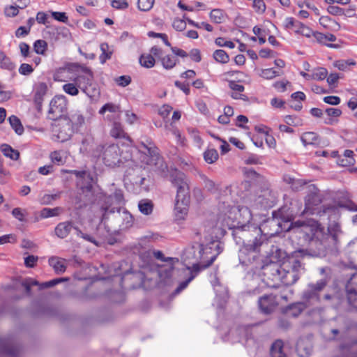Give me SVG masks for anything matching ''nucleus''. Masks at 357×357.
I'll use <instances>...</instances> for the list:
<instances>
[{"label":"nucleus","instance_id":"1","mask_svg":"<svg viewBox=\"0 0 357 357\" xmlns=\"http://www.w3.org/2000/svg\"><path fill=\"white\" fill-rule=\"evenodd\" d=\"M294 216L292 213H287L285 208H282L278 211L273 212V217L268 219V222L271 227L277 226L275 233L289 231L291 229H297L303 234V237L308 242L307 249H298L296 251H303L301 258L305 256L313 257H324L329 251H333L336 246L332 245L330 241L325 237H317L315 235V227L309 220L294 221Z\"/></svg>","mask_w":357,"mask_h":357},{"label":"nucleus","instance_id":"2","mask_svg":"<svg viewBox=\"0 0 357 357\" xmlns=\"http://www.w3.org/2000/svg\"><path fill=\"white\" fill-rule=\"evenodd\" d=\"M239 211L246 216L247 223L238 222L233 229L232 236L236 244H242L238 252L240 263L248 266L259 258L261 247L268 243V238L260 227L250 222L252 214L247 207Z\"/></svg>","mask_w":357,"mask_h":357},{"label":"nucleus","instance_id":"3","mask_svg":"<svg viewBox=\"0 0 357 357\" xmlns=\"http://www.w3.org/2000/svg\"><path fill=\"white\" fill-rule=\"evenodd\" d=\"M324 213L328 214L330 219H331L332 216H333L335 219L340 218L338 208L335 206L326 207L324 210ZM308 220L315 227L314 229L315 235H317V237H325L330 241L332 245H337L339 241V236L342 233L339 222L330 220L327 231H326L324 227H323L318 221L312 219Z\"/></svg>","mask_w":357,"mask_h":357},{"label":"nucleus","instance_id":"4","mask_svg":"<svg viewBox=\"0 0 357 357\" xmlns=\"http://www.w3.org/2000/svg\"><path fill=\"white\" fill-rule=\"evenodd\" d=\"M303 251H294L283 261L280 282L286 286L296 283L304 271V264L301 258Z\"/></svg>","mask_w":357,"mask_h":357},{"label":"nucleus","instance_id":"5","mask_svg":"<svg viewBox=\"0 0 357 357\" xmlns=\"http://www.w3.org/2000/svg\"><path fill=\"white\" fill-rule=\"evenodd\" d=\"M199 252L201 256H202L204 254L211 253V250L213 249L215 250V253L211 257L210 259L208 260L207 264H206L205 265L200 266L199 264H193L191 269L188 268V269L190 270V276L185 281H183L179 284V285L176 288V289L173 292V295H177L180 294L183 289H185L188 287V284L200 272V271L203 268H206L210 266L213 263L217 256L222 251V248L220 246V243L217 241H212L205 246L203 244H200L199 245Z\"/></svg>","mask_w":357,"mask_h":357},{"label":"nucleus","instance_id":"6","mask_svg":"<svg viewBox=\"0 0 357 357\" xmlns=\"http://www.w3.org/2000/svg\"><path fill=\"white\" fill-rule=\"evenodd\" d=\"M123 203V191L119 189L107 195L101 193L98 196V204L100 206L101 211L102 212V220L105 221L109 219L111 214L121 217V207L120 205Z\"/></svg>","mask_w":357,"mask_h":357},{"label":"nucleus","instance_id":"7","mask_svg":"<svg viewBox=\"0 0 357 357\" xmlns=\"http://www.w3.org/2000/svg\"><path fill=\"white\" fill-rule=\"evenodd\" d=\"M330 282V277L326 276L315 282H310L303 291L302 299L309 306L318 303L320 301V294Z\"/></svg>","mask_w":357,"mask_h":357},{"label":"nucleus","instance_id":"8","mask_svg":"<svg viewBox=\"0 0 357 357\" xmlns=\"http://www.w3.org/2000/svg\"><path fill=\"white\" fill-rule=\"evenodd\" d=\"M330 282V277L326 276L315 282H310L303 291L302 299L309 306L318 303L320 301V294Z\"/></svg>","mask_w":357,"mask_h":357},{"label":"nucleus","instance_id":"9","mask_svg":"<svg viewBox=\"0 0 357 357\" xmlns=\"http://www.w3.org/2000/svg\"><path fill=\"white\" fill-rule=\"evenodd\" d=\"M96 151L100 153L106 166L114 167L121 162L120 158V148L116 144L99 145L97 146Z\"/></svg>","mask_w":357,"mask_h":357},{"label":"nucleus","instance_id":"10","mask_svg":"<svg viewBox=\"0 0 357 357\" xmlns=\"http://www.w3.org/2000/svg\"><path fill=\"white\" fill-rule=\"evenodd\" d=\"M282 267L283 261L282 264L271 262L262 266V274L268 286L275 288L278 287L281 280Z\"/></svg>","mask_w":357,"mask_h":357},{"label":"nucleus","instance_id":"11","mask_svg":"<svg viewBox=\"0 0 357 357\" xmlns=\"http://www.w3.org/2000/svg\"><path fill=\"white\" fill-rule=\"evenodd\" d=\"M73 174L79 179L77 182V185L80 187L82 194H84L87 197L88 202H93V178L91 174L86 171H77L74 170Z\"/></svg>","mask_w":357,"mask_h":357},{"label":"nucleus","instance_id":"12","mask_svg":"<svg viewBox=\"0 0 357 357\" xmlns=\"http://www.w3.org/2000/svg\"><path fill=\"white\" fill-rule=\"evenodd\" d=\"M67 109V101L64 96H56L50 103L48 118L56 121L64 117V113Z\"/></svg>","mask_w":357,"mask_h":357},{"label":"nucleus","instance_id":"13","mask_svg":"<svg viewBox=\"0 0 357 357\" xmlns=\"http://www.w3.org/2000/svg\"><path fill=\"white\" fill-rule=\"evenodd\" d=\"M21 354V346L14 337H0V355L6 357H20Z\"/></svg>","mask_w":357,"mask_h":357},{"label":"nucleus","instance_id":"14","mask_svg":"<svg viewBox=\"0 0 357 357\" xmlns=\"http://www.w3.org/2000/svg\"><path fill=\"white\" fill-rule=\"evenodd\" d=\"M172 185L177 188V197L190 195L189 187L185 175L180 171H174L170 175Z\"/></svg>","mask_w":357,"mask_h":357},{"label":"nucleus","instance_id":"15","mask_svg":"<svg viewBox=\"0 0 357 357\" xmlns=\"http://www.w3.org/2000/svg\"><path fill=\"white\" fill-rule=\"evenodd\" d=\"M258 305L260 311L265 314H270L278 305V295L265 294L259 298Z\"/></svg>","mask_w":357,"mask_h":357},{"label":"nucleus","instance_id":"16","mask_svg":"<svg viewBox=\"0 0 357 357\" xmlns=\"http://www.w3.org/2000/svg\"><path fill=\"white\" fill-rule=\"evenodd\" d=\"M190 203V195L176 197L174 214L176 220H184L188 212V204Z\"/></svg>","mask_w":357,"mask_h":357},{"label":"nucleus","instance_id":"17","mask_svg":"<svg viewBox=\"0 0 357 357\" xmlns=\"http://www.w3.org/2000/svg\"><path fill=\"white\" fill-rule=\"evenodd\" d=\"M345 290L349 304L357 309V273L350 278L345 286Z\"/></svg>","mask_w":357,"mask_h":357},{"label":"nucleus","instance_id":"18","mask_svg":"<svg viewBox=\"0 0 357 357\" xmlns=\"http://www.w3.org/2000/svg\"><path fill=\"white\" fill-rule=\"evenodd\" d=\"M47 85L45 82H38L33 86V102L38 112H41L44 96L47 92Z\"/></svg>","mask_w":357,"mask_h":357},{"label":"nucleus","instance_id":"19","mask_svg":"<svg viewBox=\"0 0 357 357\" xmlns=\"http://www.w3.org/2000/svg\"><path fill=\"white\" fill-rule=\"evenodd\" d=\"M310 307L303 300L301 302L291 303L282 309V313L292 317H298L303 311Z\"/></svg>","mask_w":357,"mask_h":357},{"label":"nucleus","instance_id":"20","mask_svg":"<svg viewBox=\"0 0 357 357\" xmlns=\"http://www.w3.org/2000/svg\"><path fill=\"white\" fill-rule=\"evenodd\" d=\"M59 126L57 137L61 142H66L69 139L75 131L70 123H67L64 119L60 120Z\"/></svg>","mask_w":357,"mask_h":357},{"label":"nucleus","instance_id":"21","mask_svg":"<svg viewBox=\"0 0 357 357\" xmlns=\"http://www.w3.org/2000/svg\"><path fill=\"white\" fill-rule=\"evenodd\" d=\"M63 119L67 123H70L76 132H77L79 128L85 123L83 114L78 110L72 112L69 117L64 116Z\"/></svg>","mask_w":357,"mask_h":357},{"label":"nucleus","instance_id":"22","mask_svg":"<svg viewBox=\"0 0 357 357\" xmlns=\"http://www.w3.org/2000/svg\"><path fill=\"white\" fill-rule=\"evenodd\" d=\"M73 227L74 224L70 221L60 222L55 227V234L60 238H64L68 236Z\"/></svg>","mask_w":357,"mask_h":357},{"label":"nucleus","instance_id":"23","mask_svg":"<svg viewBox=\"0 0 357 357\" xmlns=\"http://www.w3.org/2000/svg\"><path fill=\"white\" fill-rule=\"evenodd\" d=\"M140 149H143V150L141 149V151L144 152L145 154L149 155L151 158H158V149L149 139H146V142H141Z\"/></svg>","mask_w":357,"mask_h":357},{"label":"nucleus","instance_id":"24","mask_svg":"<svg viewBox=\"0 0 357 357\" xmlns=\"http://www.w3.org/2000/svg\"><path fill=\"white\" fill-rule=\"evenodd\" d=\"M301 139L305 146L307 145H319L320 139L319 135L314 132H304Z\"/></svg>","mask_w":357,"mask_h":357},{"label":"nucleus","instance_id":"25","mask_svg":"<svg viewBox=\"0 0 357 357\" xmlns=\"http://www.w3.org/2000/svg\"><path fill=\"white\" fill-rule=\"evenodd\" d=\"M284 342L281 340H275L271 345L270 354L271 357H287L284 352Z\"/></svg>","mask_w":357,"mask_h":357},{"label":"nucleus","instance_id":"26","mask_svg":"<svg viewBox=\"0 0 357 357\" xmlns=\"http://www.w3.org/2000/svg\"><path fill=\"white\" fill-rule=\"evenodd\" d=\"M296 351L299 356L307 357L312 351V347L309 342L299 340L296 344Z\"/></svg>","mask_w":357,"mask_h":357},{"label":"nucleus","instance_id":"27","mask_svg":"<svg viewBox=\"0 0 357 357\" xmlns=\"http://www.w3.org/2000/svg\"><path fill=\"white\" fill-rule=\"evenodd\" d=\"M93 81V75H79L74 79L75 83L82 91H84Z\"/></svg>","mask_w":357,"mask_h":357},{"label":"nucleus","instance_id":"28","mask_svg":"<svg viewBox=\"0 0 357 357\" xmlns=\"http://www.w3.org/2000/svg\"><path fill=\"white\" fill-rule=\"evenodd\" d=\"M110 135L116 139H125L127 137L122 124L119 122H114L110 130Z\"/></svg>","mask_w":357,"mask_h":357},{"label":"nucleus","instance_id":"29","mask_svg":"<svg viewBox=\"0 0 357 357\" xmlns=\"http://www.w3.org/2000/svg\"><path fill=\"white\" fill-rule=\"evenodd\" d=\"M0 149L6 157L13 160H17L20 158V152L17 150L13 149L7 144H1Z\"/></svg>","mask_w":357,"mask_h":357},{"label":"nucleus","instance_id":"30","mask_svg":"<svg viewBox=\"0 0 357 357\" xmlns=\"http://www.w3.org/2000/svg\"><path fill=\"white\" fill-rule=\"evenodd\" d=\"M48 262L50 266L54 268V271L57 274H61L65 272L66 266L58 257H52L49 259Z\"/></svg>","mask_w":357,"mask_h":357},{"label":"nucleus","instance_id":"31","mask_svg":"<svg viewBox=\"0 0 357 357\" xmlns=\"http://www.w3.org/2000/svg\"><path fill=\"white\" fill-rule=\"evenodd\" d=\"M8 121L11 128L15 130V133L21 135L24 132V127L20 119L15 115H12L8 118Z\"/></svg>","mask_w":357,"mask_h":357},{"label":"nucleus","instance_id":"32","mask_svg":"<svg viewBox=\"0 0 357 357\" xmlns=\"http://www.w3.org/2000/svg\"><path fill=\"white\" fill-rule=\"evenodd\" d=\"M138 208L144 215H150L153 209V204L149 199H142L139 202Z\"/></svg>","mask_w":357,"mask_h":357},{"label":"nucleus","instance_id":"33","mask_svg":"<svg viewBox=\"0 0 357 357\" xmlns=\"http://www.w3.org/2000/svg\"><path fill=\"white\" fill-rule=\"evenodd\" d=\"M252 326H240L236 328V333L240 335L241 340H248L252 337Z\"/></svg>","mask_w":357,"mask_h":357},{"label":"nucleus","instance_id":"34","mask_svg":"<svg viewBox=\"0 0 357 357\" xmlns=\"http://www.w3.org/2000/svg\"><path fill=\"white\" fill-rule=\"evenodd\" d=\"M38 285H39V282L31 278H24L21 282V286L22 287H24L26 294L29 296H32L31 287L33 286H38Z\"/></svg>","mask_w":357,"mask_h":357},{"label":"nucleus","instance_id":"35","mask_svg":"<svg viewBox=\"0 0 357 357\" xmlns=\"http://www.w3.org/2000/svg\"><path fill=\"white\" fill-rule=\"evenodd\" d=\"M0 68L8 70H13L15 65L11 61L4 52L0 51Z\"/></svg>","mask_w":357,"mask_h":357},{"label":"nucleus","instance_id":"36","mask_svg":"<svg viewBox=\"0 0 357 357\" xmlns=\"http://www.w3.org/2000/svg\"><path fill=\"white\" fill-rule=\"evenodd\" d=\"M58 314V310L54 307L47 305H40L38 315H44L47 317H56Z\"/></svg>","mask_w":357,"mask_h":357},{"label":"nucleus","instance_id":"37","mask_svg":"<svg viewBox=\"0 0 357 357\" xmlns=\"http://www.w3.org/2000/svg\"><path fill=\"white\" fill-rule=\"evenodd\" d=\"M214 59L221 63H227L229 61V56L227 52L223 50H217L214 52L213 55Z\"/></svg>","mask_w":357,"mask_h":357},{"label":"nucleus","instance_id":"38","mask_svg":"<svg viewBox=\"0 0 357 357\" xmlns=\"http://www.w3.org/2000/svg\"><path fill=\"white\" fill-rule=\"evenodd\" d=\"M100 50L102 54L100 56V60L102 63H104L107 59H111L112 52L109 50V47L106 43L100 45Z\"/></svg>","mask_w":357,"mask_h":357},{"label":"nucleus","instance_id":"39","mask_svg":"<svg viewBox=\"0 0 357 357\" xmlns=\"http://www.w3.org/2000/svg\"><path fill=\"white\" fill-rule=\"evenodd\" d=\"M313 36L315 38V39L317 40V41L319 43L325 45L328 47L335 48V49L340 47V45L337 44L327 43H326L327 42L326 41V34H324L322 33L317 31V32H314V33H313Z\"/></svg>","mask_w":357,"mask_h":357},{"label":"nucleus","instance_id":"40","mask_svg":"<svg viewBox=\"0 0 357 357\" xmlns=\"http://www.w3.org/2000/svg\"><path fill=\"white\" fill-rule=\"evenodd\" d=\"M204 160L209 164L215 162L218 159V153L214 149H208L204 153Z\"/></svg>","mask_w":357,"mask_h":357},{"label":"nucleus","instance_id":"41","mask_svg":"<svg viewBox=\"0 0 357 357\" xmlns=\"http://www.w3.org/2000/svg\"><path fill=\"white\" fill-rule=\"evenodd\" d=\"M82 91L91 99H94L100 95L99 89L96 87V84H93V82L88 85V86Z\"/></svg>","mask_w":357,"mask_h":357},{"label":"nucleus","instance_id":"42","mask_svg":"<svg viewBox=\"0 0 357 357\" xmlns=\"http://www.w3.org/2000/svg\"><path fill=\"white\" fill-rule=\"evenodd\" d=\"M140 64L147 68H152L155 64V59L151 54L142 55L139 58Z\"/></svg>","mask_w":357,"mask_h":357},{"label":"nucleus","instance_id":"43","mask_svg":"<svg viewBox=\"0 0 357 357\" xmlns=\"http://www.w3.org/2000/svg\"><path fill=\"white\" fill-rule=\"evenodd\" d=\"M63 90L70 96H77L79 93V87L74 83H67L63 85Z\"/></svg>","mask_w":357,"mask_h":357},{"label":"nucleus","instance_id":"44","mask_svg":"<svg viewBox=\"0 0 357 357\" xmlns=\"http://www.w3.org/2000/svg\"><path fill=\"white\" fill-rule=\"evenodd\" d=\"M344 156L346 158V162H344V160H341V166L347 167L353 165L355 163V159L354 158V151L351 150H345L344 153Z\"/></svg>","mask_w":357,"mask_h":357},{"label":"nucleus","instance_id":"45","mask_svg":"<svg viewBox=\"0 0 357 357\" xmlns=\"http://www.w3.org/2000/svg\"><path fill=\"white\" fill-rule=\"evenodd\" d=\"M47 47V44L43 40H37L33 43L34 51L38 54H44Z\"/></svg>","mask_w":357,"mask_h":357},{"label":"nucleus","instance_id":"46","mask_svg":"<svg viewBox=\"0 0 357 357\" xmlns=\"http://www.w3.org/2000/svg\"><path fill=\"white\" fill-rule=\"evenodd\" d=\"M327 75L328 70L326 68L322 67L317 68L312 75V79L323 80L327 77Z\"/></svg>","mask_w":357,"mask_h":357},{"label":"nucleus","instance_id":"47","mask_svg":"<svg viewBox=\"0 0 357 357\" xmlns=\"http://www.w3.org/2000/svg\"><path fill=\"white\" fill-rule=\"evenodd\" d=\"M162 63L163 67L166 69H171L175 66L176 59L173 56L167 55L162 59Z\"/></svg>","mask_w":357,"mask_h":357},{"label":"nucleus","instance_id":"48","mask_svg":"<svg viewBox=\"0 0 357 357\" xmlns=\"http://www.w3.org/2000/svg\"><path fill=\"white\" fill-rule=\"evenodd\" d=\"M155 0H138V8L142 11L150 10L154 3Z\"/></svg>","mask_w":357,"mask_h":357},{"label":"nucleus","instance_id":"49","mask_svg":"<svg viewBox=\"0 0 357 357\" xmlns=\"http://www.w3.org/2000/svg\"><path fill=\"white\" fill-rule=\"evenodd\" d=\"M59 211H60V208H59V207H56L54 208H44L41 211L40 215H41V217H43L44 218L56 216V215H59Z\"/></svg>","mask_w":357,"mask_h":357},{"label":"nucleus","instance_id":"50","mask_svg":"<svg viewBox=\"0 0 357 357\" xmlns=\"http://www.w3.org/2000/svg\"><path fill=\"white\" fill-rule=\"evenodd\" d=\"M120 112V107L119 105H116L113 103H106L105 104L99 111L100 114H104L105 112Z\"/></svg>","mask_w":357,"mask_h":357},{"label":"nucleus","instance_id":"51","mask_svg":"<svg viewBox=\"0 0 357 357\" xmlns=\"http://www.w3.org/2000/svg\"><path fill=\"white\" fill-rule=\"evenodd\" d=\"M204 181V188L211 192H215L218 190L215 183L204 175L202 176Z\"/></svg>","mask_w":357,"mask_h":357},{"label":"nucleus","instance_id":"52","mask_svg":"<svg viewBox=\"0 0 357 357\" xmlns=\"http://www.w3.org/2000/svg\"><path fill=\"white\" fill-rule=\"evenodd\" d=\"M280 73L279 71H276L273 68H267L262 70L261 76L265 79H270L277 76H280Z\"/></svg>","mask_w":357,"mask_h":357},{"label":"nucleus","instance_id":"53","mask_svg":"<svg viewBox=\"0 0 357 357\" xmlns=\"http://www.w3.org/2000/svg\"><path fill=\"white\" fill-rule=\"evenodd\" d=\"M52 17L56 21L67 23L68 21V17L66 15V13L64 12H56V11H51Z\"/></svg>","mask_w":357,"mask_h":357},{"label":"nucleus","instance_id":"54","mask_svg":"<svg viewBox=\"0 0 357 357\" xmlns=\"http://www.w3.org/2000/svg\"><path fill=\"white\" fill-rule=\"evenodd\" d=\"M64 279L63 278H56V279H54V280H52L50 281H48V282H43V283H40L39 282V290H42L43 289H47V288H50V287H52L54 286H55L56 284L60 283L61 281H63Z\"/></svg>","mask_w":357,"mask_h":357},{"label":"nucleus","instance_id":"55","mask_svg":"<svg viewBox=\"0 0 357 357\" xmlns=\"http://www.w3.org/2000/svg\"><path fill=\"white\" fill-rule=\"evenodd\" d=\"M211 19L215 23H220L223 18L222 10L220 9H213L210 13Z\"/></svg>","mask_w":357,"mask_h":357},{"label":"nucleus","instance_id":"56","mask_svg":"<svg viewBox=\"0 0 357 357\" xmlns=\"http://www.w3.org/2000/svg\"><path fill=\"white\" fill-rule=\"evenodd\" d=\"M262 158L256 154H249V155L245 159V163L247 165H257L261 164V159Z\"/></svg>","mask_w":357,"mask_h":357},{"label":"nucleus","instance_id":"57","mask_svg":"<svg viewBox=\"0 0 357 357\" xmlns=\"http://www.w3.org/2000/svg\"><path fill=\"white\" fill-rule=\"evenodd\" d=\"M273 255L272 257L277 259L278 261H284L289 255L281 249L276 248L275 251H272ZM291 255H289L290 256Z\"/></svg>","mask_w":357,"mask_h":357},{"label":"nucleus","instance_id":"58","mask_svg":"<svg viewBox=\"0 0 357 357\" xmlns=\"http://www.w3.org/2000/svg\"><path fill=\"white\" fill-rule=\"evenodd\" d=\"M172 26L176 31H182L186 28L185 20L176 18L173 22Z\"/></svg>","mask_w":357,"mask_h":357},{"label":"nucleus","instance_id":"59","mask_svg":"<svg viewBox=\"0 0 357 357\" xmlns=\"http://www.w3.org/2000/svg\"><path fill=\"white\" fill-rule=\"evenodd\" d=\"M111 6L116 9L124 10L128 7L127 0H112Z\"/></svg>","mask_w":357,"mask_h":357},{"label":"nucleus","instance_id":"60","mask_svg":"<svg viewBox=\"0 0 357 357\" xmlns=\"http://www.w3.org/2000/svg\"><path fill=\"white\" fill-rule=\"evenodd\" d=\"M327 10L333 15H343V14H344V10L337 6L330 5Z\"/></svg>","mask_w":357,"mask_h":357},{"label":"nucleus","instance_id":"61","mask_svg":"<svg viewBox=\"0 0 357 357\" xmlns=\"http://www.w3.org/2000/svg\"><path fill=\"white\" fill-rule=\"evenodd\" d=\"M253 7L256 12L264 13L266 10V5L264 0H254Z\"/></svg>","mask_w":357,"mask_h":357},{"label":"nucleus","instance_id":"62","mask_svg":"<svg viewBox=\"0 0 357 357\" xmlns=\"http://www.w3.org/2000/svg\"><path fill=\"white\" fill-rule=\"evenodd\" d=\"M38 260V257L37 256L28 255L24 258V265L28 268H33Z\"/></svg>","mask_w":357,"mask_h":357},{"label":"nucleus","instance_id":"63","mask_svg":"<svg viewBox=\"0 0 357 357\" xmlns=\"http://www.w3.org/2000/svg\"><path fill=\"white\" fill-rule=\"evenodd\" d=\"M116 82L119 86L125 87L131 82V77L128 75H121L116 79Z\"/></svg>","mask_w":357,"mask_h":357},{"label":"nucleus","instance_id":"64","mask_svg":"<svg viewBox=\"0 0 357 357\" xmlns=\"http://www.w3.org/2000/svg\"><path fill=\"white\" fill-rule=\"evenodd\" d=\"M173 269V261H169L166 267H164L160 270V274L165 278H169L172 275Z\"/></svg>","mask_w":357,"mask_h":357}]
</instances>
